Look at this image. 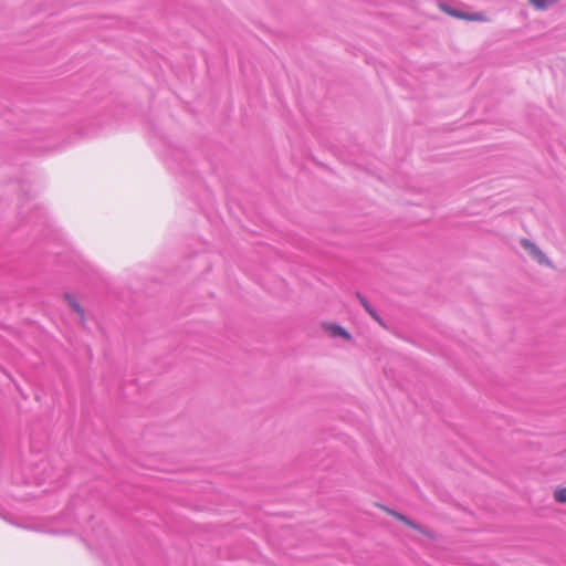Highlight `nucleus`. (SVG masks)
<instances>
[{
  "mask_svg": "<svg viewBox=\"0 0 566 566\" xmlns=\"http://www.w3.org/2000/svg\"><path fill=\"white\" fill-rule=\"evenodd\" d=\"M387 514L391 515L392 517H395L396 520H398L399 522L403 523L405 525H407L408 527L412 528V530H416L417 532H419L420 534H422L423 536L428 537V538H434V535L432 534L431 531L420 526L419 524L412 522L410 518H408L406 515L397 512V511H394L389 507H386V506H382L381 507Z\"/></svg>",
  "mask_w": 566,
  "mask_h": 566,
  "instance_id": "1",
  "label": "nucleus"
},
{
  "mask_svg": "<svg viewBox=\"0 0 566 566\" xmlns=\"http://www.w3.org/2000/svg\"><path fill=\"white\" fill-rule=\"evenodd\" d=\"M63 298L67 303L71 311L77 316L78 322L82 325H85L86 314H85V311H84L83 306L81 305L78 298L74 294H71V293H65L63 295Z\"/></svg>",
  "mask_w": 566,
  "mask_h": 566,
  "instance_id": "2",
  "label": "nucleus"
},
{
  "mask_svg": "<svg viewBox=\"0 0 566 566\" xmlns=\"http://www.w3.org/2000/svg\"><path fill=\"white\" fill-rule=\"evenodd\" d=\"M522 245L530 251V253L538 261V263L549 265V261L534 243L524 239L522 240Z\"/></svg>",
  "mask_w": 566,
  "mask_h": 566,
  "instance_id": "3",
  "label": "nucleus"
},
{
  "mask_svg": "<svg viewBox=\"0 0 566 566\" xmlns=\"http://www.w3.org/2000/svg\"><path fill=\"white\" fill-rule=\"evenodd\" d=\"M447 13H449L450 15L452 17H455V18H459V19H463V20H469V21H480V22H485L488 21V18L482 14V13H463V12H460V11H457V10H446Z\"/></svg>",
  "mask_w": 566,
  "mask_h": 566,
  "instance_id": "4",
  "label": "nucleus"
},
{
  "mask_svg": "<svg viewBox=\"0 0 566 566\" xmlns=\"http://www.w3.org/2000/svg\"><path fill=\"white\" fill-rule=\"evenodd\" d=\"M358 298H359L361 305L364 306V308L369 313V315L374 319H376L379 324H382L381 318L377 315L376 311L369 305L367 300L364 296L359 295V294H358Z\"/></svg>",
  "mask_w": 566,
  "mask_h": 566,
  "instance_id": "5",
  "label": "nucleus"
},
{
  "mask_svg": "<svg viewBox=\"0 0 566 566\" xmlns=\"http://www.w3.org/2000/svg\"><path fill=\"white\" fill-rule=\"evenodd\" d=\"M328 331L331 332V334L333 336H340V337H344L346 339H350V335L347 333V331H345L342 326L339 325H331L328 327Z\"/></svg>",
  "mask_w": 566,
  "mask_h": 566,
  "instance_id": "6",
  "label": "nucleus"
},
{
  "mask_svg": "<svg viewBox=\"0 0 566 566\" xmlns=\"http://www.w3.org/2000/svg\"><path fill=\"white\" fill-rule=\"evenodd\" d=\"M553 497L557 503H566V486H557L554 491Z\"/></svg>",
  "mask_w": 566,
  "mask_h": 566,
  "instance_id": "7",
  "label": "nucleus"
},
{
  "mask_svg": "<svg viewBox=\"0 0 566 566\" xmlns=\"http://www.w3.org/2000/svg\"><path fill=\"white\" fill-rule=\"evenodd\" d=\"M528 1L534 8L538 9V10H544L548 6L554 4L557 0H528Z\"/></svg>",
  "mask_w": 566,
  "mask_h": 566,
  "instance_id": "8",
  "label": "nucleus"
}]
</instances>
